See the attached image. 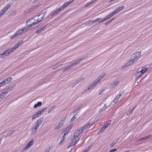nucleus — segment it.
<instances>
[{
  "mask_svg": "<svg viewBox=\"0 0 152 152\" xmlns=\"http://www.w3.org/2000/svg\"><path fill=\"white\" fill-rule=\"evenodd\" d=\"M141 55V52H139L134 53L132 54L131 58L129 62L131 64L137 61Z\"/></svg>",
  "mask_w": 152,
  "mask_h": 152,
  "instance_id": "1",
  "label": "nucleus"
},
{
  "mask_svg": "<svg viewBox=\"0 0 152 152\" xmlns=\"http://www.w3.org/2000/svg\"><path fill=\"white\" fill-rule=\"evenodd\" d=\"M124 92L123 91L120 92L119 95H118L114 99V102L115 104L117 103L118 100V99L121 96L124 94Z\"/></svg>",
  "mask_w": 152,
  "mask_h": 152,
  "instance_id": "2",
  "label": "nucleus"
},
{
  "mask_svg": "<svg viewBox=\"0 0 152 152\" xmlns=\"http://www.w3.org/2000/svg\"><path fill=\"white\" fill-rule=\"evenodd\" d=\"M43 121V119L42 118H39L37 120V123L35 124L38 127L41 125Z\"/></svg>",
  "mask_w": 152,
  "mask_h": 152,
  "instance_id": "3",
  "label": "nucleus"
},
{
  "mask_svg": "<svg viewBox=\"0 0 152 152\" xmlns=\"http://www.w3.org/2000/svg\"><path fill=\"white\" fill-rule=\"evenodd\" d=\"M12 78L11 77H8L7 78L5 79L4 81H3V83L4 82V85L5 84L7 83L8 84L9 83L11 80H12Z\"/></svg>",
  "mask_w": 152,
  "mask_h": 152,
  "instance_id": "4",
  "label": "nucleus"
},
{
  "mask_svg": "<svg viewBox=\"0 0 152 152\" xmlns=\"http://www.w3.org/2000/svg\"><path fill=\"white\" fill-rule=\"evenodd\" d=\"M37 127H38L35 125L34 126H33L31 130V132L32 134H35V132L37 129Z\"/></svg>",
  "mask_w": 152,
  "mask_h": 152,
  "instance_id": "5",
  "label": "nucleus"
},
{
  "mask_svg": "<svg viewBox=\"0 0 152 152\" xmlns=\"http://www.w3.org/2000/svg\"><path fill=\"white\" fill-rule=\"evenodd\" d=\"M75 132V133L74 132L75 134L73 135V137H74V138L76 137V138L78 139V140H79L81 136V134H79L78 132H77V133L76 131Z\"/></svg>",
  "mask_w": 152,
  "mask_h": 152,
  "instance_id": "6",
  "label": "nucleus"
},
{
  "mask_svg": "<svg viewBox=\"0 0 152 152\" xmlns=\"http://www.w3.org/2000/svg\"><path fill=\"white\" fill-rule=\"evenodd\" d=\"M85 129L84 128H82V127H81L78 130H75L74 131V132H75L76 131V133H77V132L79 133V134H81L83 133V131L84 129Z\"/></svg>",
  "mask_w": 152,
  "mask_h": 152,
  "instance_id": "7",
  "label": "nucleus"
},
{
  "mask_svg": "<svg viewBox=\"0 0 152 152\" xmlns=\"http://www.w3.org/2000/svg\"><path fill=\"white\" fill-rule=\"evenodd\" d=\"M100 104V105L103 104V107L101 108L99 110V112H102V111H104L106 110V108H107V105L105 104H103L102 103H101Z\"/></svg>",
  "mask_w": 152,
  "mask_h": 152,
  "instance_id": "8",
  "label": "nucleus"
},
{
  "mask_svg": "<svg viewBox=\"0 0 152 152\" xmlns=\"http://www.w3.org/2000/svg\"><path fill=\"white\" fill-rule=\"evenodd\" d=\"M99 82V81L98 80H97L96 79L93 82L92 84H91L92 86V88H94V86L96 85Z\"/></svg>",
  "mask_w": 152,
  "mask_h": 152,
  "instance_id": "9",
  "label": "nucleus"
},
{
  "mask_svg": "<svg viewBox=\"0 0 152 152\" xmlns=\"http://www.w3.org/2000/svg\"><path fill=\"white\" fill-rule=\"evenodd\" d=\"M105 75V73H103L102 75L99 76L96 79L98 80L99 81L101 79H102Z\"/></svg>",
  "mask_w": 152,
  "mask_h": 152,
  "instance_id": "10",
  "label": "nucleus"
},
{
  "mask_svg": "<svg viewBox=\"0 0 152 152\" xmlns=\"http://www.w3.org/2000/svg\"><path fill=\"white\" fill-rule=\"evenodd\" d=\"M131 64V63L129 62H128L126 63L125 65L122 66L121 67V69H124V68H125L129 66Z\"/></svg>",
  "mask_w": 152,
  "mask_h": 152,
  "instance_id": "11",
  "label": "nucleus"
},
{
  "mask_svg": "<svg viewBox=\"0 0 152 152\" xmlns=\"http://www.w3.org/2000/svg\"><path fill=\"white\" fill-rule=\"evenodd\" d=\"M42 104V102H37V104H35L34 106V108H36L38 107L41 106Z\"/></svg>",
  "mask_w": 152,
  "mask_h": 152,
  "instance_id": "12",
  "label": "nucleus"
},
{
  "mask_svg": "<svg viewBox=\"0 0 152 152\" xmlns=\"http://www.w3.org/2000/svg\"><path fill=\"white\" fill-rule=\"evenodd\" d=\"M147 68L143 67L142 69L140 72L141 73V74H144L147 70Z\"/></svg>",
  "mask_w": 152,
  "mask_h": 152,
  "instance_id": "13",
  "label": "nucleus"
},
{
  "mask_svg": "<svg viewBox=\"0 0 152 152\" xmlns=\"http://www.w3.org/2000/svg\"><path fill=\"white\" fill-rule=\"evenodd\" d=\"M9 51L6 50L2 54H1L2 56H3L4 57H5L7 56H8L10 54V53L8 52Z\"/></svg>",
  "mask_w": 152,
  "mask_h": 152,
  "instance_id": "14",
  "label": "nucleus"
},
{
  "mask_svg": "<svg viewBox=\"0 0 152 152\" xmlns=\"http://www.w3.org/2000/svg\"><path fill=\"white\" fill-rule=\"evenodd\" d=\"M61 138L62 139L59 142V145H61L62 143L64 142V141L66 137L65 136L63 135V136Z\"/></svg>",
  "mask_w": 152,
  "mask_h": 152,
  "instance_id": "15",
  "label": "nucleus"
},
{
  "mask_svg": "<svg viewBox=\"0 0 152 152\" xmlns=\"http://www.w3.org/2000/svg\"><path fill=\"white\" fill-rule=\"evenodd\" d=\"M151 137V135L150 134L146 136L145 137H143L142 138H141L140 140H145L147 139H148L149 138Z\"/></svg>",
  "mask_w": 152,
  "mask_h": 152,
  "instance_id": "16",
  "label": "nucleus"
},
{
  "mask_svg": "<svg viewBox=\"0 0 152 152\" xmlns=\"http://www.w3.org/2000/svg\"><path fill=\"white\" fill-rule=\"evenodd\" d=\"M15 132V130H13L8 132L6 135H5V137L9 136L10 135H11Z\"/></svg>",
  "mask_w": 152,
  "mask_h": 152,
  "instance_id": "17",
  "label": "nucleus"
},
{
  "mask_svg": "<svg viewBox=\"0 0 152 152\" xmlns=\"http://www.w3.org/2000/svg\"><path fill=\"white\" fill-rule=\"evenodd\" d=\"M66 119L65 118H63L60 121V122H59V124H61V126H62L63 124H64L65 123V121L66 120Z\"/></svg>",
  "mask_w": 152,
  "mask_h": 152,
  "instance_id": "18",
  "label": "nucleus"
},
{
  "mask_svg": "<svg viewBox=\"0 0 152 152\" xmlns=\"http://www.w3.org/2000/svg\"><path fill=\"white\" fill-rule=\"evenodd\" d=\"M18 35H18V33L16 31L14 34L12 36L10 37V39H12L13 38L17 37Z\"/></svg>",
  "mask_w": 152,
  "mask_h": 152,
  "instance_id": "19",
  "label": "nucleus"
},
{
  "mask_svg": "<svg viewBox=\"0 0 152 152\" xmlns=\"http://www.w3.org/2000/svg\"><path fill=\"white\" fill-rule=\"evenodd\" d=\"M116 18H112L110 20L108 21L107 22H106L105 23V25H107L110 23H111L113 20H114V19H115Z\"/></svg>",
  "mask_w": 152,
  "mask_h": 152,
  "instance_id": "20",
  "label": "nucleus"
},
{
  "mask_svg": "<svg viewBox=\"0 0 152 152\" xmlns=\"http://www.w3.org/2000/svg\"><path fill=\"white\" fill-rule=\"evenodd\" d=\"M7 11V10H4V8H3V9L0 12V16L4 15V13L6 12Z\"/></svg>",
  "mask_w": 152,
  "mask_h": 152,
  "instance_id": "21",
  "label": "nucleus"
},
{
  "mask_svg": "<svg viewBox=\"0 0 152 152\" xmlns=\"http://www.w3.org/2000/svg\"><path fill=\"white\" fill-rule=\"evenodd\" d=\"M113 15H113L112 12H111L110 14H109L106 17L107 20H108V19L111 18Z\"/></svg>",
  "mask_w": 152,
  "mask_h": 152,
  "instance_id": "22",
  "label": "nucleus"
},
{
  "mask_svg": "<svg viewBox=\"0 0 152 152\" xmlns=\"http://www.w3.org/2000/svg\"><path fill=\"white\" fill-rule=\"evenodd\" d=\"M34 142V140H32L27 143V145L29 146V148L31 147Z\"/></svg>",
  "mask_w": 152,
  "mask_h": 152,
  "instance_id": "23",
  "label": "nucleus"
},
{
  "mask_svg": "<svg viewBox=\"0 0 152 152\" xmlns=\"http://www.w3.org/2000/svg\"><path fill=\"white\" fill-rule=\"evenodd\" d=\"M90 125V123L88 122L85 125H84L82 127V128H84V129L87 128Z\"/></svg>",
  "mask_w": 152,
  "mask_h": 152,
  "instance_id": "24",
  "label": "nucleus"
},
{
  "mask_svg": "<svg viewBox=\"0 0 152 152\" xmlns=\"http://www.w3.org/2000/svg\"><path fill=\"white\" fill-rule=\"evenodd\" d=\"M58 67H59L58 63H57L55 65L52 66V69L53 70H54Z\"/></svg>",
  "mask_w": 152,
  "mask_h": 152,
  "instance_id": "25",
  "label": "nucleus"
},
{
  "mask_svg": "<svg viewBox=\"0 0 152 152\" xmlns=\"http://www.w3.org/2000/svg\"><path fill=\"white\" fill-rule=\"evenodd\" d=\"M29 148V146L27 144L25 146V147L22 149L21 151V152H24L25 151H26V150H27V149H26L27 148Z\"/></svg>",
  "mask_w": 152,
  "mask_h": 152,
  "instance_id": "26",
  "label": "nucleus"
},
{
  "mask_svg": "<svg viewBox=\"0 0 152 152\" xmlns=\"http://www.w3.org/2000/svg\"><path fill=\"white\" fill-rule=\"evenodd\" d=\"M5 96L4 93V92H2L0 94V99L3 98Z\"/></svg>",
  "mask_w": 152,
  "mask_h": 152,
  "instance_id": "27",
  "label": "nucleus"
},
{
  "mask_svg": "<svg viewBox=\"0 0 152 152\" xmlns=\"http://www.w3.org/2000/svg\"><path fill=\"white\" fill-rule=\"evenodd\" d=\"M119 83V81H115L114 83L112 84V87H115Z\"/></svg>",
  "mask_w": 152,
  "mask_h": 152,
  "instance_id": "28",
  "label": "nucleus"
},
{
  "mask_svg": "<svg viewBox=\"0 0 152 152\" xmlns=\"http://www.w3.org/2000/svg\"><path fill=\"white\" fill-rule=\"evenodd\" d=\"M124 8V7L123 6H121V7H118L116 9L119 12H120L121 10H122Z\"/></svg>",
  "mask_w": 152,
  "mask_h": 152,
  "instance_id": "29",
  "label": "nucleus"
},
{
  "mask_svg": "<svg viewBox=\"0 0 152 152\" xmlns=\"http://www.w3.org/2000/svg\"><path fill=\"white\" fill-rule=\"evenodd\" d=\"M11 4H8L7 5L4 7V10H7L10 7Z\"/></svg>",
  "mask_w": 152,
  "mask_h": 152,
  "instance_id": "30",
  "label": "nucleus"
},
{
  "mask_svg": "<svg viewBox=\"0 0 152 152\" xmlns=\"http://www.w3.org/2000/svg\"><path fill=\"white\" fill-rule=\"evenodd\" d=\"M72 125H69L67 127H66V130H69V129L72 128Z\"/></svg>",
  "mask_w": 152,
  "mask_h": 152,
  "instance_id": "31",
  "label": "nucleus"
},
{
  "mask_svg": "<svg viewBox=\"0 0 152 152\" xmlns=\"http://www.w3.org/2000/svg\"><path fill=\"white\" fill-rule=\"evenodd\" d=\"M42 31V28H40L39 29H38L36 32V33L38 34L40 33Z\"/></svg>",
  "mask_w": 152,
  "mask_h": 152,
  "instance_id": "32",
  "label": "nucleus"
},
{
  "mask_svg": "<svg viewBox=\"0 0 152 152\" xmlns=\"http://www.w3.org/2000/svg\"><path fill=\"white\" fill-rule=\"evenodd\" d=\"M105 129L104 128L103 126L101 128L99 132V133H102L105 130Z\"/></svg>",
  "mask_w": 152,
  "mask_h": 152,
  "instance_id": "33",
  "label": "nucleus"
},
{
  "mask_svg": "<svg viewBox=\"0 0 152 152\" xmlns=\"http://www.w3.org/2000/svg\"><path fill=\"white\" fill-rule=\"evenodd\" d=\"M23 43V40H21L19 42L17 43V44L18 46V47L20 46Z\"/></svg>",
  "mask_w": 152,
  "mask_h": 152,
  "instance_id": "34",
  "label": "nucleus"
},
{
  "mask_svg": "<svg viewBox=\"0 0 152 152\" xmlns=\"http://www.w3.org/2000/svg\"><path fill=\"white\" fill-rule=\"evenodd\" d=\"M80 107H79L78 108L76 109L74 112V113H78V111L80 112Z\"/></svg>",
  "mask_w": 152,
  "mask_h": 152,
  "instance_id": "35",
  "label": "nucleus"
},
{
  "mask_svg": "<svg viewBox=\"0 0 152 152\" xmlns=\"http://www.w3.org/2000/svg\"><path fill=\"white\" fill-rule=\"evenodd\" d=\"M100 18H97L94 20H92V22L93 23H96L98 21L100 20Z\"/></svg>",
  "mask_w": 152,
  "mask_h": 152,
  "instance_id": "36",
  "label": "nucleus"
},
{
  "mask_svg": "<svg viewBox=\"0 0 152 152\" xmlns=\"http://www.w3.org/2000/svg\"><path fill=\"white\" fill-rule=\"evenodd\" d=\"M17 32L18 33V34L19 35L23 33L22 31H21V30L20 29H19L18 31H17Z\"/></svg>",
  "mask_w": 152,
  "mask_h": 152,
  "instance_id": "37",
  "label": "nucleus"
},
{
  "mask_svg": "<svg viewBox=\"0 0 152 152\" xmlns=\"http://www.w3.org/2000/svg\"><path fill=\"white\" fill-rule=\"evenodd\" d=\"M62 126L61 125V124H59V123L56 126V127L55 129H58L59 128H60L61 126Z\"/></svg>",
  "mask_w": 152,
  "mask_h": 152,
  "instance_id": "38",
  "label": "nucleus"
},
{
  "mask_svg": "<svg viewBox=\"0 0 152 152\" xmlns=\"http://www.w3.org/2000/svg\"><path fill=\"white\" fill-rule=\"evenodd\" d=\"M75 0H70V1H68L66 2V4L68 6L69 4H71L72 2Z\"/></svg>",
  "mask_w": 152,
  "mask_h": 152,
  "instance_id": "39",
  "label": "nucleus"
},
{
  "mask_svg": "<svg viewBox=\"0 0 152 152\" xmlns=\"http://www.w3.org/2000/svg\"><path fill=\"white\" fill-rule=\"evenodd\" d=\"M15 50L14 49V48L12 47V48L9 49L7 50L9 51L8 52H9V53H10V52H13L14 50Z\"/></svg>",
  "mask_w": 152,
  "mask_h": 152,
  "instance_id": "40",
  "label": "nucleus"
},
{
  "mask_svg": "<svg viewBox=\"0 0 152 152\" xmlns=\"http://www.w3.org/2000/svg\"><path fill=\"white\" fill-rule=\"evenodd\" d=\"M38 117V116L37 115L35 114H34L32 116V120H34V119Z\"/></svg>",
  "mask_w": 152,
  "mask_h": 152,
  "instance_id": "41",
  "label": "nucleus"
},
{
  "mask_svg": "<svg viewBox=\"0 0 152 152\" xmlns=\"http://www.w3.org/2000/svg\"><path fill=\"white\" fill-rule=\"evenodd\" d=\"M114 15H115L116 13L119 12V11L118 10L116 9H115L114 11L112 12Z\"/></svg>",
  "mask_w": 152,
  "mask_h": 152,
  "instance_id": "42",
  "label": "nucleus"
},
{
  "mask_svg": "<svg viewBox=\"0 0 152 152\" xmlns=\"http://www.w3.org/2000/svg\"><path fill=\"white\" fill-rule=\"evenodd\" d=\"M64 62V61L60 62L58 63L59 67L63 65Z\"/></svg>",
  "mask_w": 152,
  "mask_h": 152,
  "instance_id": "43",
  "label": "nucleus"
},
{
  "mask_svg": "<svg viewBox=\"0 0 152 152\" xmlns=\"http://www.w3.org/2000/svg\"><path fill=\"white\" fill-rule=\"evenodd\" d=\"M54 108L53 107H51L48 111V113H51L52 110H53Z\"/></svg>",
  "mask_w": 152,
  "mask_h": 152,
  "instance_id": "44",
  "label": "nucleus"
},
{
  "mask_svg": "<svg viewBox=\"0 0 152 152\" xmlns=\"http://www.w3.org/2000/svg\"><path fill=\"white\" fill-rule=\"evenodd\" d=\"M140 72H138L137 74H136V75H137V77H140L142 76V74H140Z\"/></svg>",
  "mask_w": 152,
  "mask_h": 152,
  "instance_id": "45",
  "label": "nucleus"
},
{
  "mask_svg": "<svg viewBox=\"0 0 152 152\" xmlns=\"http://www.w3.org/2000/svg\"><path fill=\"white\" fill-rule=\"evenodd\" d=\"M135 108V107H134L133 108H132V109H131L129 111V114H132L133 113V111L134 110V109Z\"/></svg>",
  "mask_w": 152,
  "mask_h": 152,
  "instance_id": "46",
  "label": "nucleus"
},
{
  "mask_svg": "<svg viewBox=\"0 0 152 152\" xmlns=\"http://www.w3.org/2000/svg\"><path fill=\"white\" fill-rule=\"evenodd\" d=\"M78 64V63L77 62H75L73 63L71 65L72 66V67L74 66H76Z\"/></svg>",
  "mask_w": 152,
  "mask_h": 152,
  "instance_id": "47",
  "label": "nucleus"
},
{
  "mask_svg": "<svg viewBox=\"0 0 152 152\" xmlns=\"http://www.w3.org/2000/svg\"><path fill=\"white\" fill-rule=\"evenodd\" d=\"M18 45H17V44H15L13 47V48H14V49L15 50L17 48H18Z\"/></svg>",
  "mask_w": 152,
  "mask_h": 152,
  "instance_id": "48",
  "label": "nucleus"
},
{
  "mask_svg": "<svg viewBox=\"0 0 152 152\" xmlns=\"http://www.w3.org/2000/svg\"><path fill=\"white\" fill-rule=\"evenodd\" d=\"M106 20H107V19L105 17V18H103V19H102L99 22V23H100L101 22H103Z\"/></svg>",
  "mask_w": 152,
  "mask_h": 152,
  "instance_id": "49",
  "label": "nucleus"
},
{
  "mask_svg": "<svg viewBox=\"0 0 152 152\" xmlns=\"http://www.w3.org/2000/svg\"><path fill=\"white\" fill-rule=\"evenodd\" d=\"M67 6H68L66 4V3H65L61 6V7L64 8Z\"/></svg>",
  "mask_w": 152,
  "mask_h": 152,
  "instance_id": "50",
  "label": "nucleus"
},
{
  "mask_svg": "<svg viewBox=\"0 0 152 152\" xmlns=\"http://www.w3.org/2000/svg\"><path fill=\"white\" fill-rule=\"evenodd\" d=\"M78 139H77V138H73V139L72 140V142L73 141H74V142L76 143V142L77 141H78Z\"/></svg>",
  "mask_w": 152,
  "mask_h": 152,
  "instance_id": "51",
  "label": "nucleus"
},
{
  "mask_svg": "<svg viewBox=\"0 0 152 152\" xmlns=\"http://www.w3.org/2000/svg\"><path fill=\"white\" fill-rule=\"evenodd\" d=\"M91 88H92V86H91V85L90 84V85L89 86H88L87 88V90H89V89H90Z\"/></svg>",
  "mask_w": 152,
  "mask_h": 152,
  "instance_id": "52",
  "label": "nucleus"
},
{
  "mask_svg": "<svg viewBox=\"0 0 152 152\" xmlns=\"http://www.w3.org/2000/svg\"><path fill=\"white\" fill-rule=\"evenodd\" d=\"M69 132V130H66L65 133H64V136H65L66 134H67Z\"/></svg>",
  "mask_w": 152,
  "mask_h": 152,
  "instance_id": "53",
  "label": "nucleus"
},
{
  "mask_svg": "<svg viewBox=\"0 0 152 152\" xmlns=\"http://www.w3.org/2000/svg\"><path fill=\"white\" fill-rule=\"evenodd\" d=\"M84 79H85V78L84 77H82L79 79V81H80V82H82L83 81V80H84Z\"/></svg>",
  "mask_w": 152,
  "mask_h": 152,
  "instance_id": "54",
  "label": "nucleus"
},
{
  "mask_svg": "<svg viewBox=\"0 0 152 152\" xmlns=\"http://www.w3.org/2000/svg\"><path fill=\"white\" fill-rule=\"evenodd\" d=\"M87 23V25H88V24H93V23L92 22V20H90L88 21Z\"/></svg>",
  "mask_w": 152,
  "mask_h": 152,
  "instance_id": "55",
  "label": "nucleus"
},
{
  "mask_svg": "<svg viewBox=\"0 0 152 152\" xmlns=\"http://www.w3.org/2000/svg\"><path fill=\"white\" fill-rule=\"evenodd\" d=\"M69 70V69L68 68V67H66L64 69H63V72H65V71H66L67 70Z\"/></svg>",
  "mask_w": 152,
  "mask_h": 152,
  "instance_id": "56",
  "label": "nucleus"
},
{
  "mask_svg": "<svg viewBox=\"0 0 152 152\" xmlns=\"http://www.w3.org/2000/svg\"><path fill=\"white\" fill-rule=\"evenodd\" d=\"M63 9H64L61 6L60 7H59V8L57 10H58V12H59V11H61Z\"/></svg>",
  "mask_w": 152,
  "mask_h": 152,
  "instance_id": "57",
  "label": "nucleus"
},
{
  "mask_svg": "<svg viewBox=\"0 0 152 152\" xmlns=\"http://www.w3.org/2000/svg\"><path fill=\"white\" fill-rule=\"evenodd\" d=\"M109 124H104V126H103L104 128L105 129L108 127V125Z\"/></svg>",
  "mask_w": 152,
  "mask_h": 152,
  "instance_id": "58",
  "label": "nucleus"
},
{
  "mask_svg": "<svg viewBox=\"0 0 152 152\" xmlns=\"http://www.w3.org/2000/svg\"><path fill=\"white\" fill-rule=\"evenodd\" d=\"M76 117H75V116H74L71 119L70 122L74 120L76 118Z\"/></svg>",
  "mask_w": 152,
  "mask_h": 152,
  "instance_id": "59",
  "label": "nucleus"
},
{
  "mask_svg": "<svg viewBox=\"0 0 152 152\" xmlns=\"http://www.w3.org/2000/svg\"><path fill=\"white\" fill-rule=\"evenodd\" d=\"M51 16H54L56 15V14L54 11L52 13L50 14Z\"/></svg>",
  "mask_w": 152,
  "mask_h": 152,
  "instance_id": "60",
  "label": "nucleus"
},
{
  "mask_svg": "<svg viewBox=\"0 0 152 152\" xmlns=\"http://www.w3.org/2000/svg\"><path fill=\"white\" fill-rule=\"evenodd\" d=\"M117 149H113L111 150H110V152H113L114 151H117Z\"/></svg>",
  "mask_w": 152,
  "mask_h": 152,
  "instance_id": "61",
  "label": "nucleus"
},
{
  "mask_svg": "<svg viewBox=\"0 0 152 152\" xmlns=\"http://www.w3.org/2000/svg\"><path fill=\"white\" fill-rule=\"evenodd\" d=\"M75 143L74 142V141H73L72 142V141L70 143V144L72 145H72H75Z\"/></svg>",
  "mask_w": 152,
  "mask_h": 152,
  "instance_id": "62",
  "label": "nucleus"
},
{
  "mask_svg": "<svg viewBox=\"0 0 152 152\" xmlns=\"http://www.w3.org/2000/svg\"><path fill=\"white\" fill-rule=\"evenodd\" d=\"M50 151V148L49 147H48L46 148V149L45 150V152H49Z\"/></svg>",
  "mask_w": 152,
  "mask_h": 152,
  "instance_id": "63",
  "label": "nucleus"
},
{
  "mask_svg": "<svg viewBox=\"0 0 152 152\" xmlns=\"http://www.w3.org/2000/svg\"><path fill=\"white\" fill-rule=\"evenodd\" d=\"M46 12H45L42 13H41L40 15H43V16H45V14L46 13Z\"/></svg>",
  "mask_w": 152,
  "mask_h": 152,
  "instance_id": "64",
  "label": "nucleus"
}]
</instances>
